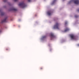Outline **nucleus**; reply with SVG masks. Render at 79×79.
I'll return each instance as SVG.
<instances>
[{"mask_svg":"<svg viewBox=\"0 0 79 79\" xmlns=\"http://www.w3.org/2000/svg\"><path fill=\"white\" fill-rule=\"evenodd\" d=\"M19 6L21 8H25V7L27 6L26 5H25V4L24 3V2L20 3L19 4Z\"/></svg>","mask_w":79,"mask_h":79,"instance_id":"obj_1","label":"nucleus"},{"mask_svg":"<svg viewBox=\"0 0 79 79\" xmlns=\"http://www.w3.org/2000/svg\"><path fill=\"white\" fill-rule=\"evenodd\" d=\"M59 26L60 24L58 23H56L55 25L54 26V29H59L60 28L59 27Z\"/></svg>","mask_w":79,"mask_h":79,"instance_id":"obj_2","label":"nucleus"},{"mask_svg":"<svg viewBox=\"0 0 79 79\" xmlns=\"http://www.w3.org/2000/svg\"><path fill=\"white\" fill-rule=\"evenodd\" d=\"M70 37L72 39H75L76 37L74 35H70Z\"/></svg>","mask_w":79,"mask_h":79,"instance_id":"obj_3","label":"nucleus"},{"mask_svg":"<svg viewBox=\"0 0 79 79\" xmlns=\"http://www.w3.org/2000/svg\"><path fill=\"white\" fill-rule=\"evenodd\" d=\"M74 3L76 5H78L79 3V0H75L74 1Z\"/></svg>","mask_w":79,"mask_h":79,"instance_id":"obj_4","label":"nucleus"},{"mask_svg":"<svg viewBox=\"0 0 79 79\" xmlns=\"http://www.w3.org/2000/svg\"><path fill=\"white\" fill-rule=\"evenodd\" d=\"M7 18L6 17V18H5V19L3 20H2L1 21V23H6V19H7Z\"/></svg>","mask_w":79,"mask_h":79,"instance_id":"obj_5","label":"nucleus"},{"mask_svg":"<svg viewBox=\"0 0 79 79\" xmlns=\"http://www.w3.org/2000/svg\"><path fill=\"white\" fill-rule=\"evenodd\" d=\"M11 10L12 11H17V9H15L14 7H12L11 9Z\"/></svg>","mask_w":79,"mask_h":79,"instance_id":"obj_6","label":"nucleus"},{"mask_svg":"<svg viewBox=\"0 0 79 79\" xmlns=\"http://www.w3.org/2000/svg\"><path fill=\"white\" fill-rule=\"evenodd\" d=\"M47 37V35L43 36L42 37V39H46Z\"/></svg>","mask_w":79,"mask_h":79,"instance_id":"obj_7","label":"nucleus"},{"mask_svg":"<svg viewBox=\"0 0 79 79\" xmlns=\"http://www.w3.org/2000/svg\"><path fill=\"white\" fill-rule=\"evenodd\" d=\"M69 29L68 28H67L65 29V30L64 31V32H67V31H69Z\"/></svg>","mask_w":79,"mask_h":79,"instance_id":"obj_8","label":"nucleus"},{"mask_svg":"<svg viewBox=\"0 0 79 79\" xmlns=\"http://www.w3.org/2000/svg\"><path fill=\"white\" fill-rule=\"evenodd\" d=\"M51 14H52V12H51V11H48V15H49V16H50Z\"/></svg>","mask_w":79,"mask_h":79,"instance_id":"obj_9","label":"nucleus"},{"mask_svg":"<svg viewBox=\"0 0 79 79\" xmlns=\"http://www.w3.org/2000/svg\"><path fill=\"white\" fill-rule=\"evenodd\" d=\"M50 37L51 38H52L53 37H54V35L53 34H50Z\"/></svg>","mask_w":79,"mask_h":79,"instance_id":"obj_10","label":"nucleus"},{"mask_svg":"<svg viewBox=\"0 0 79 79\" xmlns=\"http://www.w3.org/2000/svg\"><path fill=\"white\" fill-rule=\"evenodd\" d=\"M4 13L3 12H1V16H3V15H4Z\"/></svg>","mask_w":79,"mask_h":79,"instance_id":"obj_11","label":"nucleus"},{"mask_svg":"<svg viewBox=\"0 0 79 79\" xmlns=\"http://www.w3.org/2000/svg\"><path fill=\"white\" fill-rule=\"evenodd\" d=\"M75 18H77V17H78V16H77V15H75Z\"/></svg>","mask_w":79,"mask_h":79,"instance_id":"obj_12","label":"nucleus"},{"mask_svg":"<svg viewBox=\"0 0 79 79\" xmlns=\"http://www.w3.org/2000/svg\"><path fill=\"white\" fill-rule=\"evenodd\" d=\"M4 2H6V0H3Z\"/></svg>","mask_w":79,"mask_h":79,"instance_id":"obj_13","label":"nucleus"},{"mask_svg":"<svg viewBox=\"0 0 79 79\" xmlns=\"http://www.w3.org/2000/svg\"><path fill=\"white\" fill-rule=\"evenodd\" d=\"M28 1L29 2H31V0H28Z\"/></svg>","mask_w":79,"mask_h":79,"instance_id":"obj_14","label":"nucleus"},{"mask_svg":"<svg viewBox=\"0 0 79 79\" xmlns=\"http://www.w3.org/2000/svg\"><path fill=\"white\" fill-rule=\"evenodd\" d=\"M18 0H14L15 2H17Z\"/></svg>","mask_w":79,"mask_h":79,"instance_id":"obj_15","label":"nucleus"},{"mask_svg":"<svg viewBox=\"0 0 79 79\" xmlns=\"http://www.w3.org/2000/svg\"><path fill=\"white\" fill-rule=\"evenodd\" d=\"M67 24V22H65V24Z\"/></svg>","mask_w":79,"mask_h":79,"instance_id":"obj_16","label":"nucleus"},{"mask_svg":"<svg viewBox=\"0 0 79 79\" xmlns=\"http://www.w3.org/2000/svg\"><path fill=\"white\" fill-rule=\"evenodd\" d=\"M77 11H79V9H77Z\"/></svg>","mask_w":79,"mask_h":79,"instance_id":"obj_17","label":"nucleus"},{"mask_svg":"<svg viewBox=\"0 0 79 79\" xmlns=\"http://www.w3.org/2000/svg\"><path fill=\"white\" fill-rule=\"evenodd\" d=\"M55 2V0H54L53 1V2Z\"/></svg>","mask_w":79,"mask_h":79,"instance_id":"obj_18","label":"nucleus"},{"mask_svg":"<svg viewBox=\"0 0 79 79\" xmlns=\"http://www.w3.org/2000/svg\"><path fill=\"white\" fill-rule=\"evenodd\" d=\"M72 2V1H70V2Z\"/></svg>","mask_w":79,"mask_h":79,"instance_id":"obj_19","label":"nucleus"},{"mask_svg":"<svg viewBox=\"0 0 79 79\" xmlns=\"http://www.w3.org/2000/svg\"><path fill=\"white\" fill-rule=\"evenodd\" d=\"M78 46H79V44H77Z\"/></svg>","mask_w":79,"mask_h":79,"instance_id":"obj_20","label":"nucleus"}]
</instances>
